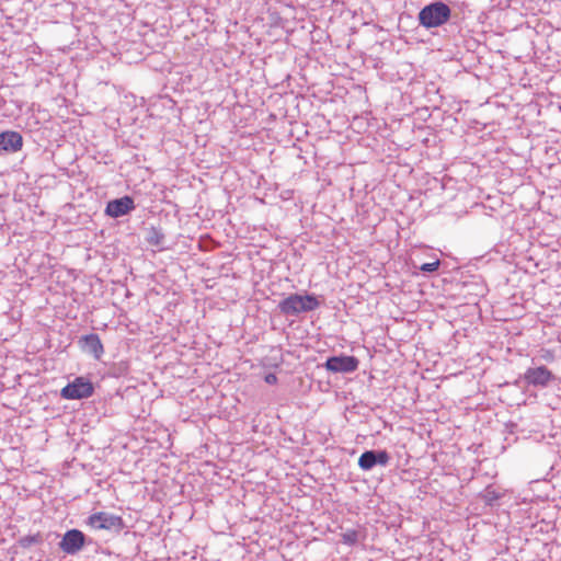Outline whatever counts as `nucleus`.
<instances>
[{
    "mask_svg": "<svg viewBox=\"0 0 561 561\" xmlns=\"http://www.w3.org/2000/svg\"><path fill=\"white\" fill-rule=\"evenodd\" d=\"M320 301L313 294H290L278 302V310L284 316H299L319 308Z\"/></svg>",
    "mask_w": 561,
    "mask_h": 561,
    "instance_id": "f257e3e1",
    "label": "nucleus"
},
{
    "mask_svg": "<svg viewBox=\"0 0 561 561\" xmlns=\"http://www.w3.org/2000/svg\"><path fill=\"white\" fill-rule=\"evenodd\" d=\"M451 16V9L438 0L423 7L417 15L420 25L425 28L439 27L447 23Z\"/></svg>",
    "mask_w": 561,
    "mask_h": 561,
    "instance_id": "f03ea898",
    "label": "nucleus"
},
{
    "mask_svg": "<svg viewBox=\"0 0 561 561\" xmlns=\"http://www.w3.org/2000/svg\"><path fill=\"white\" fill-rule=\"evenodd\" d=\"M87 524L96 530H112L119 533L124 528V520L121 516L107 512H96L89 516Z\"/></svg>",
    "mask_w": 561,
    "mask_h": 561,
    "instance_id": "7ed1b4c3",
    "label": "nucleus"
},
{
    "mask_svg": "<svg viewBox=\"0 0 561 561\" xmlns=\"http://www.w3.org/2000/svg\"><path fill=\"white\" fill-rule=\"evenodd\" d=\"M94 387L92 382L83 377H77L61 389V397L67 400H80L93 394Z\"/></svg>",
    "mask_w": 561,
    "mask_h": 561,
    "instance_id": "20e7f679",
    "label": "nucleus"
},
{
    "mask_svg": "<svg viewBox=\"0 0 561 561\" xmlns=\"http://www.w3.org/2000/svg\"><path fill=\"white\" fill-rule=\"evenodd\" d=\"M359 365L358 358L352 355H340L329 357L323 367L333 374H350L357 370Z\"/></svg>",
    "mask_w": 561,
    "mask_h": 561,
    "instance_id": "39448f33",
    "label": "nucleus"
},
{
    "mask_svg": "<svg viewBox=\"0 0 561 561\" xmlns=\"http://www.w3.org/2000/svg\"><path fill=\"white\" fill-rule=\"evenodd\" d=\"M527 386L546 388L556 380V376L546 366L529 367L523 375Z\"/></svg>",
    "mask_w": 561,
    "mask_h": 561,
    "instance_id": "423d86ee",
    "label": "nucleus"
},
{
    "mask_svg": "<svg viewBox=\"0 0 561 561\" xmlns=\"http://www.w3.org/2000/svg\"><path fill=\"white\" fill-rule=\"evenodd\" d=\"M390 461V455L387 450H366L358 458V467L364 471H369L376 466L386 467Z\"/></svg>",
    "mask_w": 561,
    "mask_h": 561,
    "instance_id": "0eeeda50",
    "label": "nucleus"
},
{
    "mask_svg": "<svg viewBox=\"0 0 561 561\" xmlns=\"http://www.w3.org/2000/svg\"><path fill=\"white\" fill-rule=\"evenodd\" d=\"M85 545V535L79 529H70L65 533L59 548L66 554L73 556L78 553Z\"/></svg>",
    "mask_w": 561,
    "mask_h": 561,
    "instance_id": "6e6552de",
    "label": "nucleus"
},
{
    "mask_svg": "<svg viewBox=\"0 0 561 561\" xmlns=\"http://www.w3.org/2000/svg\"><path fill=\"white\" fill-rule=\"evenodd\" d=\"M136 208L134 198L125 195L121 198L112 199L106 204L105 214L112 218L125 216Z\"/></svg>",
    "mask_w": 561,
    "mask_h": 561,
    "instance_id": "1a4fd4ad",
    "label": "nucleus"
},
{
    "mask_svg": "<svg viewBox=\"0 0 561 561\" xmlns=\"http://www.w3.org/2000/svg\"><path fill=\"white\" fill-rule=\"evenodd\" d=\"M78 343L82 352L92 355L95 359H100L104 354L103 344L96 333H90L81 336Z\"/></svg>",
    "mask_w": 561,
    "mask_h": 561,
    "instance_id": "9d476101",
    "label": "nucleus"
},
{
    "mask_svg": "<svg viewBox=\"0 0 561 561\" xmlns=\"http://www.w3.org/2000/svg\"><path fill=\"white\" fill-rule=\"evenodd\" d=\"M23 146V137L18 131H3L0 133V153L1 152H16Z\"/></svg>",
    "mask_w": 561,
    "mask_h": 561,
    "instance_id": "9b49d317",
    "label": "nucleus"
},
{
    "mask_svg": "<svg viewBox=\"0 0 561 561\" xmlns=\"http://www.w3.org/2000/svg\"><path fill=\"white\" fill-rule=\"evenodd\" d=\"M341 537L344 545L355 546L359 541L362 534L358 529L347 528L341 534Z\"/></svg>",
    "mask_w": 561,
    "mask_h": 561,
    "instance_id": "f8f14e48",
    "label": "nucleus"
},
{
    "mask_svg": "<svg viewBox=\"0 0 561 561\" xmlns=\"http://www.w3.org/2000/svg\"><path fill=\"white\" fill-rule=\"evenodd\" d=\"M42 542H43V536L39 533L34 534V535L24 536L19 539V545L24 549H27L33 545H38Z\"/></svg>",
    "mask_w": 561,
    "mask_h": 561,
    "instance_id": "ddd939ff",
    "label": "nucleus"
},
{
    "mask_svg": "<svg viewBox=\"0 0 561 561\" xmlns=\"http://www.w3.org/2000/svg\"><path fill=\"white\" fill-rule=\"evenodd\" d=\"M482 499L485 504L493 505L500 499V494L492 486H488L482 493Z\"/></svg>",
    "mask_w": 561,
    "mask_h": 561,
    "instance_id": "4468645a",
    "label": "nucleus"
},
{
    "mask_svg": "<svg viewBox=\"0 0 561 561\" xmlns=\"http://www.w3.org/2000/svg\"><path fill=\"white\" fill-rule=\"evenodd\" d=\"M439 264V260H436L435 262L432 263H424L419 268L423 273H434L438 270Z\"/></svg>",
    "mask_w": 561,
    "mask_h": 561,
    "instance_id": "2eb2a0df",
    "label": "nucleus"
},
{
    "mask_svg": "<svg viewBox=\"0 0 561 561\" xmlns=\"http://www.w3.org/2000/svg\"><path fill=\"white\" fill-rule=\"evenodd\" d=\"M163 238L162 234H160L157 230H152V236L148 239V241L151 243V244H160L161 243V239Z\"/></svg>",
    "mask_w": 561,
    "mask_h": 561,
    "instance_id": "dca6fc26",
    "label": "nucleus"
},
{
    "mask_svg": "<svg viewBox=\"0 0 561 561\" xmlns=\"http://www.w3.org/2000/svg\"><path fill=\"white\" fill-rule=\"evenodd\" d=\"M264 380L266 383L268 385H274L277 382V377L275 374H267L265 377H264Z\"/></svg>",
    "mask_w": 561,
    "mask_h": 561,
    "instance_id": "f3484780",
    "label": "nucleus"
},
{
    "mask_svg": "<svg viewBox=\"0 0 561 561\" xmlns=\"http://www.w3.org/2000/svg\"><path fill=\"white\" fill-rule=\"evenodd\" d=\"M545 359L549 360L552 358V355L548 352L545 356H543Z\"/></svg>",
    "mask_w": 561,
    "mask_h": 561,
    "instance_id": "a211bd4d",
    "label": "nucleus"
}]
</instances>
